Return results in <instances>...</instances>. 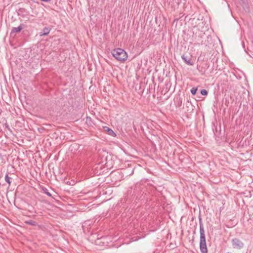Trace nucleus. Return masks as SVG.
Listing matches in <instances>:
<instances>
[{"label": "nucleus", "mask_w": 253, "mask_h": 253, "mask_svg": "<svg viewBox=\"0 0 253 253\" xmlns=\"http://www.w3.org/2000/svg\"><path fill=\"white\" fill-rule=\"evenodd\" d=\"M5 127L8 129V130H10L9 127V126L7 124H5Z\"/></svg>", "instance_id": "ddd939ff"}, {"label": "nucleus", "mask_w": 253, "mask_h": 253, "mask_svg": "<svg viewBox=\"0 0 253 253\" xmlns=\"http://www.w3.org/2000/svg\"><path fill=\"white\" fill-rule=\"evenodd\" d=\"M232 245L233 248L236 249H241L244 246V244L237 238H234L232 240Z\"/></svg>", "instance_id": "7ed1b4c3"}, {"label": "nucleus", "mask_w": 253, "mask_h": 253, "mask_svg": "<svg viewBox=\"0 0 253 253\" xmlns=\"http://www.w3.org/2000/svg\"><path fill=\"white\" fill-rule=\"evenodd\" d=\"M112 55L118 61L125 62L127 58L126 52L123 49L118 48L112 51Z\"/></svg>", "instance_id": "f03ea898"}, {"label": "nucleus", "mask_w": 253, "mask_h": 253, "mask_svg": "<svg viewBox=\"0 0 253 253\" xmlns=\"http://www.w3.org/2000/svg\"><path fill=\"white\" fill-rule=\"evenodd\" d=\"M25 223L27 224L32 225V226H37L38 225V223L37 222H36L34 220H32L25 221Z\"/></svg>", "instance_id": "6e6552de"}, {"label": "nucleus", "mask_w": 253, "mask_h": 253, "mask_svg": "<svg viewBox=\"0 0 253 253\" xmlns=\"http://www.w3.org/2000/svg\"><path fill=\"white\" fill-rule=\"evenodd\" d=\"M103 129H104V131H107L109 134H110L112 136L115 135V132L113 131L112 129H111L109 127H108L107 126H104Z\"/></svg>", "instance_id": "0eeeda50"}, {"label": "nucleus", "mask_w": 253, "mask_h": 253, "mask_svg": "<svg viewBox=\"0 0 253 253\" xmlns=\"http://www.w3.org/2000/svg\"><path fill=\"white\" fill-rule=\"evenodd\" d=\"M201 94L203 95H207L208 94V91L207 90L203 89L201 90Z\"/></svg>", "instance_id": "f8f14e48"}, {"label": "nucleus", "mask_w": 253, "mask_h": 253, "mask_svg": "<svg viewBox=\"0 0 253 253\" xmlns=\"http://www.w3.org/2000/svg\"><path fill=\"white\" fill-rule=\"evenodd\" d=\"M181 58L187 65H193L194 63H193V61H192V59H191V57L185 56L184 55H183L181 56Z\"/></svg>", "instance_id": "20e7f679"}, {"label": "nucleus", "mask_w": 253, "mask_h": 253, "mask_svg": "<svg viewBox=\"0 0 253 253\" xmlns=\"http://www.w3.org/2000/svg\"><path fill=\"white\" fill-rule=\"evenodd\" d=\"M50 30H51L50 28L45 27L43 29L42 32H41L40 33V36H46L49 33Z\"/></svg>", "instance_id": "423d86ee"}, {"label": "nucleus", "mask_w": 253, "mask_h": 253, "mask_svg": "<svg viewBox=\"0 0 253 253\" xmlns=\"http://www.w3.org/2000/svg\"><path fill=\"white\" fill-rule=\"evenodd\" d=\"M25 28V25L21 24L18 27H13L12 29L11 33H18L20 32L23 29Z\"/></svg>", "instance_id": "39448f33"}, {"label": "nucleus", "mask_w": 253, "mask_h": 253, "mask_svg": "<svg viewBox=\"0 0 253 253\" xmlns=\"http://www.w3.org/2000/svg\"><path fill=\"white\" fill-rule=\"evenodd\" d=\"M41 1H44V2H49L51 1V0H41Z\"/></svg>", "instance_id": "4468645a"}, {"label": "nucleus", "mask_w": 253, "mask_h": 253, "mask_svg": "<svg viewBox=\"0 0 253 253\" xmlns=\"http://www.w3.org/2000/svg\"><path fill=\"white\" fill-rule=\"evenodd\" d=\"M42 190L43 191V192L46 194L49 197H51V194L48 192V190L44 187L42 188Z\"/></svg>", "instance_id": "1a4fd4ad"}, {"label": "nucleus", "mask_w": 253, "mask_h": 253, "mask_svg": "<svg viewBox=\"0 0 253 253\" xmlns=\"http://www.w3.org/2000/svg\"><path fill=\"white\" fill-rule=\"evenodd\" d=\"M200 249L202 253H208V250L206 245V236L203 224L200 219Z\"/></svg>", "instance_id": "f257e3e1"}, {"label": "nucleus", "mask_w": 253, "mask_h": 253, "mask_svg": "<svg viewBox=\"0 0 253 253\" xmlns=\"http://www.w3.org/2000/svg\"><path fill=\"white\" fill-rule=\"evenodd\" d=\"M11 179V177L8 176V175L7 174H6L5 175V181H6L8 183L9 185H10V184H11V181H10V179Z\"/></svg>", "instance_id": "9d476101"}, {"label": "nucleus", "mask_w": 253, "mask_h": 253, "mask_svg": "<svg viewBox=\"0 0 253 253\" xmlns=\"http://www.w3.org/2000/svg\"><path fill=\"white\" fill-rule=\"evenodd\" d=\"M197 90V88L193 87V88H192V89H191V93L193 95H195V94H196V93Z\"/></svg>", "instance_id": "9b49d317"}]
</instances>
